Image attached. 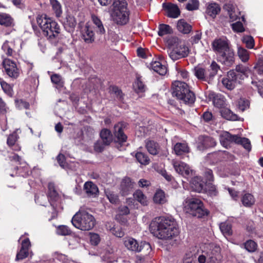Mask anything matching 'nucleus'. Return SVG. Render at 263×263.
Here are the masks:
<instances>
[{"mask_svg": "<svg viewBox=\"0 0 263 263\" xmlns=\"http://www.w3.org/2000/svg\"><path fill=\"white\" fill-rule=\"evenodd\" d=\"M18 136L17 134L16 133H13L8 136L7 143L10 147L13 146L15 145Z\"/></svg>", "mask_w": 263, "mask_h": 263, "instance_id": "bf43d9fd", "label": "nucleus"}, {"mask_svg": "<svg viewBox=\"0 0 263 263\" xmlns=\"http://www.w3.org/2000/svg\"><path fill=\"white\" fill-rule=\"evenodd\" d=\"M153 200L156 203L162 204L165 203L166 199L164 192L162 190L157 191L154 195Z\"/></svg>", "mask_w": 263, "mask_h": 263, "instance_id": "a19ab883", "label": "nucleus"}, {"mask_svg": "<svg viewBox=\"0 0 263 263\" xmlns=\"http://www.w3.org/2000/svg\"><path fill=\"white\" fill-rule=\"evenodd\" d=\"M77 25L75 17L70 15L66 16L63 22V26L65 30L68 32H73Z\"/></svg>", "mask_w": 263, "mask_h": 263, "instance_id": "412c9836", "label": "nucleus"}, {"mask_svg": "<svg viewBox=\"0 0 263 263\" xmlns=\"http://www.w3.org/2000/svg\"><path fill=\"white\" fill-rule=\"evenodd\" d=\"M48 188V200L50 203V205L52 208V218H53L55 217L57 215L54 202L57 201L59 200L60 196L55 189V186L53 183H49Z\"/></svg>", "mask_w": 263, "mask_h": 263, "instance_id": "9b49d317", "label": "nucleus"}, {"mask_svg": "<svg viewBox=\"0 0 263 263\" xmlns=\"http://www.w3.org/2000/svg\"><path fill=\"white\" fill-rule=\"evenodd\" d=\"M135 91L137 93L143 92L145 91L146 86L141 80L140 77H137L133 84Z\"/></svg>", "mask_w": 263, "mask_h": 263, "instance_id": "79ce46f5", "label": "nucleus"}, {"mask_svg": "<svg viewBox=\"0 0 263 263\" xmlns=\"http://www.w3.org/2000/svg\"><path fill=\"white\" fill-rule=\"evenodd\" d=\"M220 248L214 244H209L205 254L207 255L208 263H220Z\"/></svg>", "mask_w": 263, "mask_h": 263, "instance_id": "6e6552de", "label": "nucleus"}, {"mask_svg": "<svg viewBox=\"0 0 263 263\" xmlns=\"http://www.w3.org/2000/svg\"><path fill=\"white\" fill-rule=\"evenodd\" d=\"M94 32L88 26H85L82 30V38L86 43L90 44L95 40Z\"/></svg>", "mask_w": 263, "mask_h": 263, "instance_id": "b1692460", "label": "nucleus"}, {"mask_svg": "<svg viewBox=\"0 0 263 263\" xmlns=\"http://www.w3.org/2000/svg\"><path fill=\"white\" fill-rule=\"evenodd\" d=\"M84 190L88 196L96 197L99 192L97 186L92 182H86L84 185Z\"/></svg>", "mask_w": 263, "mask_h": 263, "instance_id": "a878e982", "label": "nucleus"}, {"mask_svg": "<svg viewBox=\"0 0 263 263\" xmlns=\"http://www.w3.org/2000/svg\"><path fill=\"white\" fill-rule=\"evenodd\" d=\"M135 157L137 161L141 164L147 165L149 162V159L146 154L142 152H137Z\"/></svg>", "mask_w": 263, "mask_h": 263, "instance_id": "de8ad7c7", "label": "nucleus"}, {"mask_svg": "<svg viewBox=\"0 0 263 263\" xmlns=\"http://www.w3.org/2000/svg\"><path fill=\"white\" fill-rule=\"evenodd\" d=\"M172 164L176 172L184 177H189L192 173V170L189 166L183 162L173 160Z\"/></svg>", "mask_w": 263, "mask_h": 263, "instance_id": "2eb2a0df", "label": "nucleus"}, {"mask_svg": "<svg viewBox=\"0 0 263 263\" xmlns=\"http://www.w3.org/2000/svg\"><path fill=\"white\" fill-rule=\"evenodd\" d=\"M134 197L138 201L142 204L145 205L147 204V200L146 197L144 195L143 192L140 190H137L133 194Z\"/></svg>", "mask_w": 263, "mask_h": 263, "instance_id": "c03bdc74", "label": "nucleus"}, {"mask_svg": "<svg viewBox=\"0 0 263 263\" xmlns=\"http://www.w3.org/2000/svg\"><path fill=\"white\" fill-rule=\"evenodd\" d=\"M219 228L224 236H230L232 235V224L230 221H226L221 222L219 225Z\"/></svg>", "mask_w": 263, "mask_h": 263, "instance_id": "f704fd0d", "label": "nucleus"}, {"mask_svg": "<svg viewBox=\"0 0 263 263\" xmlns=\"http://www.w3.org/2000/svg\"><path fill=\"white\" fill-rule=\"evenodd\" d=\"M100 137L102 140V142L108 145L112 141V135L111 132L106 128L103 129L100 132Z\"/></svg>", "mask_w": 263, "mask_h": 263, "instance_id": "473e14b6", "label": "nucleus"}, {"mask_svg": "<svg viewBox=\"0 0 263 263\" xmlns=\"http://www.w3.org/2000/svg\"><path fill=\"white\" fill-rule=\"evenodd\" d=\"M217 57L219 62L228 67H231L235 62L234 52L231 47L219 54Z\"/></svg>", "mask_w": 263, "mask_h": 263, "instance_id": "1a4fd4ad", "label": "nucleus"}, {"mask_svg": "<svg viewBox=\"0 0 263 263\" xmlns=\"http://www.w3.org/2000/svg\"><path fill=\"white\" fill-rule=\"evenodd\" d=\"M146 148L147 151L152 155H156L158 154L159 151V145L153 140H147L145 144Z\"/></svg>", "mask_w": 263, "mask_h": 263, "instance_id": "c756f323", "label": "nucleus"}, {"mask_svg": "<svg viewBox=\"0 0 263 263\" xmlns=\"http://www.w3.org/2000/svg\"><path fill=\"white\" fill-rule=\"evenodd\" d=\"M238 139L237 135H232L228 132H223L220 136V143L227 148L230 146L231 143L233 142L236 143Z\"/></svg>", "mask_w": 263, "mask_h": 263, "instance_id": "f3484780", "label": "nucleus"}, {"mask_svg": "<svg viewBox=\"0 0 263 263\" xmlns=\"http://www.w3.org/2000/svg\"><path fill=\"white\" fill-rule=\"evenodd\" d=\"M149 230L154 236L161 239H168L179 234L174 218L163 216L155 218L149 224Z\"/></svg>", "mask_w": 263, "mask_h": 263, "instance_id": "f257e3e1", "label": "nucleus"}, {"mask_svg": "<svg viewBox=\"0 0 263 263\" xmlns=\"http://www.w3.org/2000/svg\"><path fill=\"white\" fill-rule=\"evenodd\" d=\"M232 28L234 32H242L245 31V28L243 24L240 21L231 24Z\"/></svg>", "mask_w": 263, "mask_h": 263, "instance_id": "4d7b16f0", "label": "nucleus"}, {"mask_svg": "<svg viewBox=\"0 0 263 263\" xmlns=\"http://www.w3.org/2000/svg\"><path fill=\"white\" fill-rule=\"evenodd\" d=\"M209 192L211 195H216L217 194V190L215 185H213L211 182H206L205 190L203 192Z\"/></svg>", "mask_w": 263, "mask_h": 263, "instance_id": "6e6d98bb", "label": "nucleus"}, {"mask_svg": "<svg viewBox=\"0 0 263 263\" xmlns=\"http://www.w3.org/2000/svg\"><path fill=\"white\" fill-rule=\"evenodd\" d=\"M3 65L6 74L11 78L16 79L20 75V70L16 63L9 59H5Z\"/></svg>", "mask_w": 263, "mask_h": 263, "instance_id": "9d476101", "label": "nucleus"}, {"mask_svg": "<svg viewBox=\"0 0 263 263\" xmlns=\"http://www.w3.org/2000/svg\"><path fill=\"white\" fill-rule=\"evenodd\" d=\"M241 81L236 77L234 72L229 71L227 73V78L222 79V83L228 89L232 90L237 84H240Z\"/></svg>", "mask_w": 263, "mask_h": 263, "instance_id": "f8f14e48", "label": "nucleus"}, {"mask_svg": "<svg viewBox=\"0 0 263 263\" xmlns=\"http://www.w3.org/2000/svg\"><path fill=\"white\" fill-rule=\"evenodd\" d=\"M36 22L41 29L43 35L50 42H55L59 39L60 27L57 22L47 17L46 14L38 15Z\"/></svg>", "mask_w": 263, "mask_h": 263, "instance_id": "f03ea898", "label": "nucleus"}, {"mask_svg": "<svg viewBox=\"0 0 263 263\" xmlns=\"http://www.w3.org/2000/svg\"><path fill=\"white\" fill-rule=\"evenodd\" d=\"M212 47L217 56L231 48L228 41L222 39H215L212 42Z\"/></svg>", "mask_w": 263, "mask_h": 263, "instance_id": "ddd939ff", "label": "nucleus"}, {"mask_svg": "<svg viewBox=\"0 0 263 263\" xmlns=\"http://www.w3.org/2000/svg\"><path fill=\"white\" fill-rule=\"evenodd\" d=\"M127 5L125 0H114L110 10V15H114L116 17V20H119L118 13L120 11L125 12V11L127 10Z\"/></svg>", "mask_w": 263, "mask_h": 263, "instance_id": "4468645a", "label": "nucleus"}, {"mask_svg": "<svg viewBox=\"0 0 263 263\" xmlns=\"http://www.w3.org/2000/svg\"><path fill=\"white\" fill-rule=\"evenodd\" d=\"M158 34L160 36L171 34L173 32L172 28L168 25L166 24H160L158 27Z\"/></svg>", "mask_w": 263, "mask_h": 263, "instance_id": "37998d69", "label": "nucleus"}, {"mask_svg": "<svg viewBox=\"0 0 263 263\" xmlns=\"http://www.w3.org/2000/svg\"><path fill=\"white\" fill-rule=\"evenodd\" d=\"M0 25L5 27H11L13 26V20L8 14L0 13Z\"/></svg>", "mask_w": 263, "mask_h": 263, "instance_id": "4c0bfd02", "label": "nucleus"}, {"mask_svg": "<svg viewBox=\"0 0 263 263\" xmlns=\"http://www.w3.org/2000/svg\"><path fill=\"white\" fill-rule=\"evenodd\" d=\"M71 222L74 227L82 231H89L95 225V219L85 211H79L73 216Z\"/></svg>", "mask_w": 263, "mask_h": 263, "instance_id": "20e7f679", "label": "nucleus"}, {"mask_svg": "<svg viewBox=\"0 0 263 263\" xmlns=\"http://www.w3.org/2000/svg\"><path fill=\"white\" fill-rule=\"evenodd\" d=\"M31 243L29 238H26L22 241L20 250L17 252L15 260H23L28 257L29 255V249Z\"/></svg>", "mask_w": 263, "mask_h": 263, "instance_id": "a211bd4d", "label": "nucleus"}, {"mask_svg": "<svg viewBox=\"0 0 263 263\" xmlns=\"http://www.w3.org/2000/svg\"><path fill=\"white\" fill-rule=\"evenodd\" d=\"M110 16L113 21L118 25H125L129 20V13L127 10H125V12H121V11H120L118 13V17H119V20H116V17L114 15Z\"/></svg>", "mask_w": 263, "mask_h": 263, "instance_id": "bb28decb", "label": "nucleus"}, {"mask_svg": "<svg viewBox=\"0 0 263 263\" xmlns=\"http://www.w3.org/2000/svg\"><path fill=\"white\" fill-rule=\"evenodd\" d=\"M257 243L252 240L247 241L245 243V249L250 252H254L257 249Z\"/></svg>", "mask_w": 263, "mask_h": 263, "instance_id": "5fc2aeb1", "label": "nucleus"}, {"mask_svg": "<svg viewBox=\"0 0 263 263\" xmlns=\"http://www.w3.org/2000/svg\"><path fill=\"white\" fill-rule=\"evenodd\" d=\"M124 246L129 251L134 252H143L146 255L151 251L150 244L145 241L141 242L139 244L135 239L132 237H125L123 239Z\"/></svg>", "mask_w": 263, "mask_h": 263, "instance_id": "423d86ee", "label": "nucleus"}, {"mask_svg": "<svg viewBox=\"0 0 263 263\" xmlns=\"http://www.w3.org/2000/svg\"><path fill=\"white\" fill-rule=\"evenodd\" d=\"M194 71L195 76L198 79L205 81H209L211 80L210 77H209L208 71L205 69L200 66H197L194 68Z\"/></svg>", "mask_w": 263, "mask_h": 263, "instance_id": "393cba45", "label": "nucleus"}, {"mask_svg": "<svg viewBox=\"0 0 263 263\" xmlns=\"http://www.w3.org/2000/svg\"><path fill=\"white\" fill-rule=\"evenodd\" d=\"M167 16L172 18H177L180 14V11L176 5L169 4L166 7Z\"/></svg>", "mask_w": 263, "mask_h": 263, "instance_id": "2f4dec72", "label": "nucleus"}, {"mask_svg": "<svg viewBox=\"0 0 263 263\" xmlns=\"http://www.w3.org/2000/svg\"><path fill=\"white\" fill-rule=\"evenodd\" d=\"M105 196L109 200V202L112 204H117L119 202V198L118 195L114 192L110 191L108 190L105 191Z\"/></svg>", "mask_w": 263, "mask_h": 263, "instance_id": "09e8293b", "label": "nucleus"}, {"mask_svg": "<svg viewBox=\"0 0 263 263\" xmlns=\"http://www.w3.org/2000/svg\"><path fill=\"white\" fill-rule=\"evenodd\" d=\"M186 8L190 11L196 10L198 8V2L197 0H190L186 6Z\"/></svg>", "mask_w": 263, "mask_h": 263, "instance_id": "69168bd1", "label": "nucleus"}, {"mask_svg": "<svg viewBox=\"0 0 263 263\" xmlns=\"http://www.w3.org/2000/svg\"><path fill=\"white\" fill-rule=\"evenodd\" d=\"M220 114L222 117L227 120L236 121L238 120L237 115L234 114L230 109L224 108L221 109Z\"/></svg>", "mask_w": 263, "mask_h": 263, "instance_id": "e433bc0d", "label": "nucleus"}, {"mask_svg": "<svg viewBox=\"0 0 263 263\" xmlns=\"http://www.w3.org/2000/svg\"><path fill=\"white\" fill-rule=\"evenodd\" d=\"M91 19L95 25V29L97 33L103 34L105 33V30L101 20L96 15H92Z\"/></svg>", "mask_w": 263, "mask_h": 263, "instance_id": "7c9ffc66", "label": "nucleus"}, {"mask_svg": "<svg viewBox=\"0 0 263 263\" xmlns=\"http://www.w3.org/2000/svg\"><path fill=\"white\" fill-rule=\"evenodd\" d=\"M2 49L8 56H11L13 53V50L9 45V42L7 41L4 42L2 45Z\"/></svg>", "mask_w": 263, "mask_h": 263, "instance_id": "0e129e2a", "label": "nucleus"}, {"mask_svg": "<svg viewBox=\"0 0 263 263\" xmlns=\"http://www.w3.org/2000/svg\"><path fill=\"white\" fill-rule=\"evenodd\" d=\"M0 84L3 91L7 94H10L12 90L11 86L0 78Z\"/></svg>", "mask_w": 263, "mask_h": 263, "instance_id": "052dcab7", "label": "nucleus"}, {"mask_svg": "<svg viewBox=\"0 0 263 263\" xmlns=\"http://www.w3.org/2000/svg\"><path fill=\"white\" fill-rule=\"evenodd\" d=\"M237 55L242 62H246L249 59V52L241 47H238Z\"/></svg>", "mask_w": 263, "mask_h": 263, "instance_id": "a18cd8bd", "label": "nucleus"}, {"mask_svg": "<svg viewBox=\"0 0 263 263\" xmlns=\"http://www.w3.org/2000/svg\"><path fill=\"white\" fill-rule=\"evenodd\" d=\"M220 7L216 3H209L208 4L206 9V13L212 17L215 18L217 14L220 11Z\"/></svg>", "mask_w": 263, "mask_h": 263, "instance_id": "cd10ccee", "label": "nucleus"}, {"mask_svg": "<svg viewBox=\"0 0 263 263\" xmlns=\"http://www.w3.org/2000/svg\"><path fill=\"white\" fill-rule=\"evenodd\" d=\"M172 95L184 104H193L195 96L189 88L188 85L181 81H175L172 84Z\"/></svg>", "mask_w": 263, "mask_h": 263, "instance_id": "7ed1b4c3", "label": "nucleus"}, {"mask_svg": "<svg viewBox=\"0 0 263 263\" xmlns=\"http://www.w3.org/2000/svg\"><path fill=\"white\" fill-rule=\"evenodd\" d=\"M15 105L19 109H28L30 105L29 103L23 100H16L15 101Z\"/></svg>", "mask_w": 263, "mask_h": 263, "instance_id": "13d9d810", "label": "nucleus"}, {"mask_svg": "<svg viewBox=\"0 0 263 263\" xmlns=\"http://www.w3.org/2000/svg\"><path fill=\"white\" fill-rule=\"evenodd\" d=\"M213 102L215 106L221 108L224 105V97L221 94H211Z\"/></svg>", "mask_w": 263, "mask_h": 263, "instance_id": "58836bf2", "label": "nucleus"}, {"mask_svg": "<svg viewBox=\"0 0 263 263\" xmlns=\"http://www.w3.org/2000/svg\"><path fill=\"white\" fill-rule=\"evenodd\" d=\"M242 42L245 43L248 48L252 49L254 46V41L252 36L245 35L242 37Z\"/></svg>", "mask_w": 263, "mask_h": 263, "instance_id": "864d4df0", "label": "nucleus"}, {"mask_svg": "<svg viewBox=\"0 0 263 263\" xmlns=\"http://www.w3.org/2000/svg\"><path fill=\"white\" fill-rule=\"evenodd\" d=\"M252 84L257 87L258 93L263 98V80L252 81Z\"/></svg>", "mask_w": 263, "mask_h": 263, "instance_id": "680f3d73", "label": "nucleus"}, {"mask_svg": "<svg viewBox=\"0 0 263 263\" xmlns=\"http://www.w3.org/2000/svg\"><path fill=\"white\" fill-rule=\"evenodd\" d=\"M219 69V66L218 65L215 61L212 62L210 66V69L207 70L209 74V77H210L211 80L216 75Z\"/></svg>", "mask_w": 263, "mask_h": 263, "instance_id": "8fccbe9b", "label": "nucleus"}, {"mask_svg": "<svg viewBox=\"0 0 263 263\" xmlns=\"http://www.w3.org/2000/svg\"><path fill=\"white\" fill-rule=\"evenodd\" d=\"M174 151L177 155H181L189 152V147L186 143H177L174 146Z\"/></svg>", "mask_w": 263, "mask_h": 263, "instance_id": "72a5a7b5", "label": "nucleus"}, {"mask_svg": "<svg viewBox=\"0 0 263 263\" xmlns=\"http://www.w3.org/2000/svg\"><path fill=\"white\" fill-rule=\"evenodd\" d=\"M134 182L130 178L126 177L123 179L121 184V191L122 195L126 196L132 191Z\"/></svg>", "mask_w": 263, "mask_h": 263, "instance_id": "aec40b11", "label": "nucleus"}, {"mask_svg": "<svg viewBox=\"0 0 263 263\" xmlns=\"http://www.w3.org/2000/svg\"><path fill=\"white\" fill-rule=\"evenodd\" d=\"M201 119L205 122L210 123L213 120V116L211 112L206 111L202 114Z\"/></svg>", "mask_w": 263, "mask_h": 263, "instance_id": "e2e57ef3", "label": "nucleus"}, {"mask_svg": "<svg viewBox=\"0 0 263 263\" xmlns=\"http://www.w3.org/2000/svg\"><path fill=\"white\" fill-rule=\"evenodd\" d=\"M204 177L206 182H212L214 180L213 171L209 168H205L204 172Z\"/></svg>", "mask_w": 263, "mask_h": 263, "instance_id": "338daca9", "label": "nucleus"}, {"mask_svg": "<svg viewBox=\"0 0 263 263\" xmlns=\"http://www.w3.org/2000/svg\"><path fill=\"white\" fill-rule=\"evenodd\" d=\"M238 140H237L236 144L242 145L247 151H250L251 149L250 141L246 138H241L238 136Z\"/></svg>", "mask_w": 263, "mask_h": 263, "instance_id": "3c124183", "label": "nucleus"}, {"mask_svg": "<svg viewBox=\"0 0 263 263\" xmlns=\"http://www.w3.org/2000/svg\"><path fill=\"white\" fill-rule=\"evenodd\" d=\"M57 233L60 235H70L72 233L71 230L66 226H60L57 229Z\"/></svg>", "mask_w": 263, "mask_h": 263, "instance_id": "603ef678", "label": "nucleus"}, {"mask_svg": "<svg viewBox=\"0 0 263 263\" xmlns=\"http://www.w3.org/2000/svg\"><path fill=\"white\" fill-rule=\"evenodd\" d=\"M215 145L216 141L213 138L209 136H200L198 138L197 148L198 150L202 151Z\"/></svg>", "mask_w": 263, "mask_h": 263, "instance_id": "dca6fc26", "label": "nucleus"}, {"mask_svg": "<svg viewBox=\"0 0 263 263\" xmlns=\"http://www.w3.org/2000/svg\"><path fill=\"white\" fill-rule=\"evenodd\" d=\"M147 67L153 69L160 75L163 76L167 72L166 67L162 65L159 61H152Z\"/></svg>", "mask_w": 263, "mask_h": 263, "instance_id": "5701e85b", "label": "nucleus"}, {"mask_svg": "<svg viewBox=\"0 0 263 263\" xmlns=\"http://www.w3.org/2000/svg\"><path fill=\"white\" fill-rule=\"evenodd\" d=\"M241 202L245 206L251 207L254 204L255 200L252 194L246 193L242 196L241 198Z\"/></svg>", "mask_w": 263, "mask_h": 263, "instance_id": "ea45409f", "label": "nucleus"}, {"mask_svg": "<svg viewBox=\"0 0 263 263\" xmlns=\"http://www.w3.org/2000/svg\"><path fill=\"white\" fill-rule=\"evenodd\" d=\"M52 10L57 17H60L62 13L61 5L57 0H50Z\"/></svg>", "mask_w": 263, "mask_h": 263, "instance_id": "49530a36", "label": "nucleus"}, {"mask_svg": "<svg viewBox=\"0 0 263 263\" xmlns=\"http://www.w3.org/2000/svg\"><path fill=\"white\" fill-rule=\"evenodd\" d=\"M190 52V50L184 44L177 45L173 49L168 51L170 58L174 61L187 57Z\"/></svg>", "mask_w": 263, "mask_h": 263, "instance_id": "0eeeda50", "label": "nucleus"}, {"mask_svg": "<svg viewBox=\"0 0 263 263\" xmlns=\"http://www.w3.org/2000/svg\"><path fill=\"white\" fill-rule=\"evenodd\" d=\"M254 68L259 74H263V60L260 59L255 66Z\"/></svg>", "mask_w": 263, "mask_h": 263, "instance_id": "774afa93", "label": "nucleus"}, {"mask_svg": "<svg viewBox=\"0 0 263 263\" xmlns=\"http://www.w3.org/2000/svg\"><path fill=\"white\" fill-rule=\"evenodd\" d=\"M184 210L186 213L197 218H202L209 213L201 200L197 198H187L185 200Z\"/></svg>", "mask_w": 263, "mask_h": 263, "instance_id": "39448f33", "label": "nucleus"}, {"mask_svg": "<svg viewBox=\"0 0 263 263\" xmlns=\"http://www.w3.org/2000/svg\"><path fill=\"white\" fill-rule=\"evenodd\" d=\"M192 187L197 192H203L205 190L206 182H204L200 177H194L192 181Z\"/></svg>", "mask_w": 263, "mask_h": 263, "instance_id": "4be33fe9", "label": "nucleus"}, {"mask_svg": "<svg viewBox=\"0 0 263 263\" xmlns=\"http://www.w3.org/2000/svg\"><path fill=\"white\" fill-rule=\"evenodd\" d=\"M247 70V68L246 67L239 64L236 66L235 69L231 70L230 71L234 72L236 74V77L242 81L246 77Z\"/></svg>", "mask_w": 263, "mask_h": 263, "instance_id": "c9c22d12", "label": "nucleus"}, {"mask_svg": "<svg viewBox=\"0 0 263 263\" xmlns=\"http://www.w3.org/2000/svg\"><path fill=\"white\" fill-rule=\"evenodd\" d=\"M177 28L179 32L183 34H188L192 30V26L188 24L184 20L181 19L177 22Z\"/></svg>", "mask_w": 263, "mask_h": 263, "instance_id": "c85d7f7f", "label": "nucleus"}, {"mask_svg": "<svg viewBox=\"0 0 263 263\" xmlns=\"http://www.w3.org/2000/svg\"><path fill=\"white\" fill-rule=\"evenodd\" d=\"M125 123H118L114 126V135L117 138V142L120 144L125 142L127 139V136L123 132V128L125 127Z\"/></svg>", "mask_w": 263, "mask_h": 263, "instance_id": "6ab92c4d", "label": "nucleus"}]
</instances>
